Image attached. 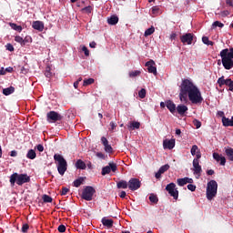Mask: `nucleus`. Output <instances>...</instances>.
<instances>
[{
    "label": "nucleus",
    "mask_w": 233,
    "mask_h": 233,
    "mask_svg": "<svg viewBox=\"0 0 233 233\" xmlns=\"http://www.w3.org/2000/svg\"><path fill=\"white\" fill-rule=\"evenodd\" d=\"M149 201L151 203H154L155 205H157V203L159 201V198H157V196L154 195V194H151L149 196Z\"/></svg>",
    "instance_id": "nucleus-35"
},
{
    "label": "nucleus",
    "mask_w": 233,
    "mask_h": 233,
    "mask_svg": "<svg viewBox=\"0 0 233 233\" xmlns=\"http://www.w3.org/2000/svg\"><path fill=\"white\" fill-rule=\"evenodd\" d=\"M117 171V164L114 162H109L108 166H106L102 168V176H106V174H110V172H116Z\"/></svg>",
    "instance_id": "nucleus-10"
},
{
    "label": "nucleus",
    "mask_w": 233,
    "mask_h": 233,
    "mask_svg": "<svg viewBox=\"0 0 233 233\" xmlns=\"http://www.w3.org/2000/svg\"><path fill=\"white\" fill-rule=\"evenodd\" d=\"M34 30H37L38 32H43L45 30V23L41 21H35L32 25Z\"/></svg>",
    "instance_id": "nucleus-20"
},
{
    "label": "nucleus",
    "mask_w": 233,
    "mask_h": 233,
    "mask_svg": "<svg viewBox=\"0 0 233 233\" xmlns=\"http://www.w3.org/2000/svg\"><path fill=\"white\" fill-rule=\"evenodd\" d=\"M101 142L104 147H106L108 145V139H106V137H101Z\"/></svg>",
    "instance_id": "nucleus-51"
},
{
    "label": "nucleus",
    "mask_w": 233,
    "mask_h": 233,
    "mask_svg": "<svg viewBox=\"0 0 233 233\" xmlns=\"http://www.w3.org/2000/svg\"><path fill=\"white\" fill-rule=\"evenodd\" d=\"M188 111V106L185 105H178L177 106V112L179 114V116H185V113Z\"/></svg>",
    "instance_id": "nucleus-21"
},
{
    "label": "nucleus",
    "mask_w": 233,
    "mask_h": 233,
    "mask_svg": "<svg viewBox=\"0 0 233 233\" xmlns=\"http://www.w3.org/2000/svg\"><path fill=\"white\" fill-rule=\"evenodd\" d=\"M180 41L183 45H192V41H194V34L187 33L180 36Z\"/></svg>",
    "instance_id": "nucleus-13"
},
{
    "label": "nucleus",
    "mask_w": 233,
    "mask_h": 233,
    "mask_svg": "<svg viewBox=\"0 0 233 233\" xmlns=\"http://www.w3.org/2000/svg\"><path fill=\"white\" fill-rule=\"evenodd\" d=\"M109 127H110L109 130H116V127H117V125H116V123L114 122H110Z\"/></svg>",
    "instance_id": "nucleus-56"
},
{
    "label": "nucleus",
    "mask_w": 233,
    "mask_h": 233,
    "mask_svg": "<svg viewBox=\"0 0 233 233\" xmlns=\"http://www.w3.org/2000/svg\"><path fill=\"white\" fill-rule=\"evenodd\" d=\"M138 76H141V71L139 70L129 72V77H137Z\"/></svg>",
    "instance_id": "nucleus-37"
},
{
    "label": "nucleus",
    "mask_w": 233,
    "mask_h": 233,
    "mask_svg": "<svg viewBox=\"0 0 233 233\" xmlns=\"http://www.w3.org/2000/svg\"><path fill=\"white\" fill-rule=\"evenodd\" d=\"M82 12H84L85 14H92V6L88 5L86 6L82 9Z\"/></svg>",
    "instance_id": "nucleus-44"
},
{
    "label": "nucleus",
    "mask_w": 233,
    "mask_h": 233,
    "mask_svg": "<svg viewBox=\"0 0 233 233\" xmlns=\"http://www.w3.org/2000/svg\"><path fill=\"white\" fill-rule=\"evenodd\" d=\"M179 100L181 103H188V100L193 105H201L203 96L198 87L188 78L182 79L179 86Z\"/></svg>",
    "instance_id": "nucleus-1"
},
{
    "label": "nucleus",
    "mask_w": 233,
    "mask_h": 233,
    "mask_svg": "<svg viewBox=\"0 0 233 233\" xmlns=\"http://www.w3.org/2000/svg\"><path fill=\"white\" fill-rule=\"evenodd\" d=\"M27 159H35L37 157V154H35V151L34 149H30L26 154Z\"/></svg>",
    "instance_id": "nucleus-32"
},
{
    "label": "nucleus",
    "mask_w": 233,
    "mask_h": 233,
    "mask_svg": "<svg viewBox=\"0 0 233 233\" xmlns=\"http://www.w3.org/2000/svg\"><path fill=\"white\" fill-rule=\"evenodd\" d=\"M35 148L38 150V152H43L45 150V147H43L42 144H38Z\"/></svg>",
    "instance_id": "nucleus-53"
},
{
    "label": "nucleus",
    "mask_w": 233,
    "mask_h": 233,
    "mask_svg": "<svg viewBox=\"0 0 233 233\" xmlns=\"http://www.w3.org/2000/svg\"><path fill=\"white\" fill-rule=\"evenodd\" d=\"M193 123L196 126V128H201V122L199 120L195 119Z\"/></svg>",
    "instance_id": "nucleus-52"
},
{
    "label": "nucleus",
    "mask_w": 233,
    "mask_h": 233,
    "mask_svg": "<svg viewBox=\"0 0 233 233\" xmlns=\"http://www.w3.org/2000/svg\"><path fill=\"white\" fill-rule=\"evenodd\" d=\"M166 190L174 199H177V198H179V191L176 188V184L174 182L167 184Z\"/></svg>",
    "instance_id": "nucleus-7"
},
{
    "label": "nucleus",
    "mask_w": 233,
    "mask_h": 233,
    "mask_svg": "<svg viewBox=\"0 0 233 233\" xmlns=\"http://www.w3.org/2000/svg\"><path fill=\"white\" fill-rule=\"evenodd\" d=\"M220 57L225 70H232L233 68V47L226 48L220 51Z\"/></svg>",
    "instance_id": "nucleus-2"
},
{
    "label": "nucleus",
    "mask_w": 233,
    "mask_h": 233,
    "mask_svg": "<svg viewBox=\"0 0 233 233\" xmlns=\"http://www.w3.org/2000/svg\"><path fill=\"white\" fill-rule=\"evenodd\" d=\"M199 159H201V151H197L196 158L193 159V161L199 162Z\"/></svg>",
    "instance_id": "nucleus-50"
},
{
    "label": "nucleus",
    "mask_w": 233,
    "mask_h": 233,
    "mask_svg": "<svg viewBox=\"0 0 233 233\" xmlns=\"http://www.w3.org/2000/svg\"><path fill=\"white\" fill-rule=\"evenodd\" d=\"M42 199H43L44 203H52V201H54L52 197H50L48 195H43Z\"/></svg>",
    "instance_id": "nucleus-34"
},
{
    "label": "nucleus",
    "mask_w": 233,
    "mask_h": 233,
    "mask_svg": "<svg viewBox=\"0 0 233 233\" xmlns=\"http://www.w3.org/2000/svg\"><path fill=\"white\" fill-rule=\"evenodd\" d=\"M28 228H30V226L28 224H23L21 231L23 233H26V232H28Z\"/></svg>",
    "instance_id": "nucleus-46"
},
{
    "label": "nucleus",
    "mask_w": 233,
    "mask_h": 233,
    "mask_svg": "<svg viewBox=\"0 0 233 233\" xmlns=\"http://www.w3.org/2000/svg\"><path fill=\"white\" fill-rule=\"evenodd\" d=\"M9 26H11L13 30H15V32H23V26L17 25L15 23H9Z\"/></svg>",
    "instance_id": "nucleus-31"
},
{
    "label": "nucleus",
    "mask_w": 233,
    "mask_h": 233,
    "mask_svg": "<svg viewBox=\"0 0 233 233\" xmlns=\"http://www.w3.org/2000/svg\"><path fill=\"white\" fill-rule=\"evenodd\" d=\"M177 34L176 33H172L171 35H170V39H171V41H174V39H176V37H177Z\"/></svg>",
    "instance_id": "nucleus-64"
},
{
    "label": "nucleus",
    "mask_w": 233,
    "mask_h": 233,
    "mask_svg": "<svg viewBox=\"0 0 233 233\" xmlns=\"http://www.w3.org/2000/svg\"><path fill=\"white\" fill-rule=\"evenodd\" d=\"M89 46L90 48H96V46H97V44L95 41H93L89 44Z\"/></svg>",
    "instance_id": "nucleus-60"
},
{
    "label": "nucleus",
    "mask_w": 233,
    "mask_h": 233,
    "mask_svg": "<svg viewBox=\"0 0 233 233\" xmlns=\"http://www.w3.org/2000/svg\"><path fill=\"white\" fill-rule=\"evenodd\" d=\"M5 47L9 52H14V46L12 44H7Z\"/></svg>",
    "instance_id": "nucleus-54"
},
{
    "label": "nucleus",
    "mask_w": 233,
    "mask_h": 233,
    "mask_svg": "<svg viewBox=\"0 0 233 233\" xmlns=\"http://www.w3.org/2000/svg\"><path fill=\"white\" fill-rule=\"evenodd\" d=\"M168 168H170V166L168 164L162 166L158 169V171L156 173L155 177L157 179H161V174H165V172H167V170H168Z\"/></svg>",
    "instance_id": "nucleus-18"
},
{
    "label": "nucleus",
    "mask_w": 233,
    "mask_h": 233,
    "mask_svg": "<svg viewBox=\"0 0 233 233\" xmlns=\"http://www.w3.org/2000/svg\"><path fill=\"white\" fill-rule=\"evenodd\" d=\"M105 152H107V154H112L114 152V148H112V146L107 144V146H104Z\"/></svg>",
    "instance_id": "nucleus-41"
},
{
    "label": "nucleus",
    "mask_w": 233,
    "mask_h": 233,
    "mask_svg": "<svg viewBox=\"0 0 233 233\" xmlns=\"http://www.w3.org/2000/svg\"><path fill=\"white\" fill-rule=\"evenodd\" d=\"M198 152H199V147H198V145H194L191 147V155L192 156H196L198 154Z\"/></svg>",
    "instance_id": "nucleus-38"
},
{
    "label": "nucleus",
    "mask_w": 233,
    "mask_h": 233,
    "mask_svg": "<svg viewBox=\"0 0 233 233\" xmlns=\"http://www.w3.org/2000/svg\"><path fill=\"white\" fill-rule=\"evenodd\" d=\"M9 183L11 187H15V183L18 187H23L25 183H30V176L28 174L13 173L10 176Z\"/></svg>",
    "instance_id": "nucleus-3"
},
{
    "label": "nucleus",
    "mask_w": 233,
    "mask_h": 233,
    "mask_svg": "<svg viewBox=\"0 0 233 233\" xmlns=\"http://www.w3.org/2000/svg\"><path fill=\"white\" fill-rule=\"evenodd\" d=\"M107 23L112 25H117V23H119V17L112 15L110 18H107Z\"/></svg>",
    "instance_id": "nucleus-25"
},
{
    "label": "nucleus",
    "mask_w": 233,
    "mask_h": 233,
    "mask_svg": "<svg viewBox=\"0 0 233 233\" xmlns=\"http://www.w3.org/2000/svg\"><path fill=\"white\" fill-rule=\"evenodd\" d=\"M177 183L178 187H185L187 183H194V179L185 177L184 178H177Z\"/></svg>",
    "instance_id": "nucleus-16"
},
{
    "label": "nucleus",
    "mask_w": 233,
    "mask_h": 233,
    "mask_svg": "<svg viewBox=\"0 0 233 233\" xmlns=\"http://www.w3.org/2000/svg\"><path fill=\"white\" fill-rule=\"evenodd\" d=\"M222 124L224 127H233L232 119L227 118V116L222 117Z\"/></svg>",
    "instance_id": "nucleus-28"
},
{
    "label": "nucleus",
    "mask_w": 233,
    "mask_h": 233,
    "mask_svg": "<svg viewBox=\"0 0 233 233\" xmlns=\"http://www.w3.org/2000/svg\"><path fill=\"white\" fill-rule=\"evenodd\" d=\"M164 148H168V150H172L176 147V140L174 139H166L163 141Z\"/></svg>",
    "instance_id": "nucleus-19"
},
{
    "label": "nucleus",
    "mask_w": 233,
    "mask_h": 233,
    "mask_svg": "<svg viewBox=\"0 0 233 233\" xmlns=\"http://www.w3.org/2000/svg\"><path fill=\"white\" fill-rule=\"evenodd\" d=\"M225 154L228 157L229 161H233V148L232 147L226 148Z\"/></svg>",
    "instance_id": "nucleus-29"
},
{
    "label": "nucleus",
    "mask_w": 233,
    "mask_h": 233,
    "mask_svg": "<svg viewBox=\"0 0 233 233\" xmlns=\"http://www.w3.org/2000/svg\"><path fill=\"white\" fill-rule=\"evenodd\" d=\"M218 86H223L226 85V86H228L229 92H233V80L230 78L225 79V76H220L217 81Z\"/></svg>",
    "instance_id": "nucleus-8"
},
{
    "label": "nucleus",
    "mask_w": 233,
    "mask_h": 233,
    "mask_svg": "<svg viewBox=\"0 0 233 233\" xmlns=\"http://www.w3.org/2000/svg\"><path fill=\"white\" fill-rule=\"evenodd\" d=\"M166 106L171 112V114H174L176 112V104L172 102L171 100H168L166 102Z\"/></svg>",
    "instance_id": "nucleus-24"
},
{
    "label": "nucleus",
    "mask_w": 233,
    "mask_h": 233,
    "mask_svg": "<svg viewBox=\"0 0 233 233\" xmlns=\"http://www.w3.org/2000/svg\"><path fill=\"white\" fill-rule=\"evenodd\" d=\"M226 5L233 8V0H226Z\"/></svg>",
    "instance_id": "nucleus-58"
},
{
    "label": "nucleus",
    "mask_w": 233,
    "mask_h": 233,
    "mask_svg": "<svg viewBox=\"0 0 233 233\" xmlns=\"http://www.w3.org/2000/svg\"><path fill=\"white\" fill-rule=\"evenodd\" d=\"M28 43H32V36H30V35H26V36L24 38L23 46H26V45H27Z\"/></svg>",
    "instance_id": "nucleus-39"
},
{
    "label": "nucleus",
    "mask_w": 233,
    "mask_h": 233,
    "mask_svg": "<svg viewBox=\"0 0 233 233\" xmlns=\"http://www.w3.org/2000/svg\"><path fill=\"white\" fill-rule=\"evenodd\" d=\"M117 188H127L128 187V182L127 180H120L116 183Z\"/></svg>",
    "instance_id": "nucleus-30"
},
{
    "label": "nucleus",
    "mask_w": 233,
    "mask_h": 233,
    "mask_svg": "<svg viewBox=\"0 0 233 233\" xmlns=\"http://www.w3.org/2000/svg\"><path fill=\"white\" fill-rule=\"evenodd\" d=\"M212 26H213L214 28H216V27H218V28H223V27L225 26V25H224L223 23L219 22V21H215V22L213 23Z\"/></svg>",
    "instance_id": "nucleus-42"
},
{
    "label": "nucleus",
    "mask_w": 233,
    "mask_h": 233,
    "mask_svg": "<svg viewBox=\"0 0 233 233\" xmlns=\"http://www.w3.org/2000/svg\"><path fill=\"white\" fill-rule=\"evenodd\" d=\"M206 194L208 201H212V199L216 198L218 194V182H216V180H210L208 182Z\"/></svg>",
    "instance_id": "nucleus-5"
},
{
    "label": "nucleus",
    "mask_w": 233,
    "mask_h": 233,
    "mask_svg": "<svg viewBox=\"0 0 233 233\" xmlns=\"http://www.w3.org/2000/svg\"><path fill=\"white\" fill-rule=\"evenodd\" d=\"M94 78H88L84 80V86H88V85H94Z\"/></svg>",
    "instance_id": "nucleus-40"
},
{
    "label": "nucleus",
    "mask_w": 233,
    "mask_h": 233,
    "mask_svg": "<svg viewBox=\"0 0 233 233\" xmlns=\"http://www.w3.org/2000/svg\"><path fill=\"white\" fill-rule=\"evenodd\" d=\"M14 92H15V86H9L3 89L4 96H10L11 94H14Z\"/></svg>",
    "instance_id": "nucleus-26"
},
{
    "label": "nucleus",
    "mask_w": 233,
    "mask_h": 233,
    "mask_svg": "<svg viewBox=\"0 0 233 233\" xmlns=\"http://www.w3.org/2000/svg\"><path fill=\"white\" fill-rule=\"evenodd\" d=\"M140 127H141V123L137 121H132L129 123V125H127L128 130H136L140 128Z\"/></svg>",
    "instance_id": "nucleus-23"
},
{
    "label": "nucleus",
    "mask_w": 233,
    "mask_h": 233,
    "mask_svg": "<svg viewBox=\"0 0 233 233\" xmlns=\"http://www.w3.org/2000/svg\"><path fill=\"white\" fill-rule=\"evenodd\" d=\"M58 232H66V227L65 225H60L58 226V228H57Z\"/></svg>",
    "instance_id": "nucleus-48"
},
{
    "label": "nucleus",
    "mask_w": 233,
    "mask_h": 233,
    "mask_svg": "<svg viewBox=\"0 0 233 233\" xmlns=\"http://www.w3.org/2000/svg\"><path fill=\"white\" fill-rule=\"evenodd\" d=\"M46 77H52V72H50V68H47L45 72Z\"/></svg>",
    "instance_id": "nucleus-55"
},
{
    "label": "nucleus",
    "mask_w": 233,
    "mask_h": 233,
    "mask_svg": "<svg viewBox=\"0 0 233 233\" xmlns=\"http://www.w3.org/2000/svg\"><path fill=\"white\" fill-rule=\"evenodd\" d=\"M94 194H96V188L92 186H86L82 191V199L85 201H92L94 199Z\"/></svg>",
    "instance_id": "nucleus-6"
},
{
    "label": "nucleus",
    "mask_w": 233,
    "mask_h": 233,
    "mask_svg": "<svg viewBox=\"0 0 233 233\" xmlns=\"http://www.w3.org/2000/svg\"><path fill=\"white\" fill-rule=\"evenodd\" d=\"M187 188L191 191V192H196V185L189 183V185H187Z\"/></svg>",
    "instance_id": "nucleus-49"
},
{
    "label": "nucleus",
    "mask_w": 233,
    "mask_h": 233,
    "mask_svg": "<svg viewBox=\"0 0 233 233\" xmlns=\"http://www.w3.org/2000/svg\"><path fill=\"white\" fill-rule=\"evenodd\" d=\"M119 197L122 198V199H124V198H127V192L121 191Z\"/></svg>",
    "instance_id": "nucleus-61"
},
{
    "label": "nucleus",
    "mask_w": 233,
    "mask_h": 233,
    "mask_svg": "<svg viewBox=\"0 0 233 233\" xmlns=\"http://www.w3.org/2000/svg\"><path fill=\"white\" fill-rule=\"evenodd\" d=\"M75 166L76 168H78V170H86V164L82 159L76 160Z\"/></svg>",
    "instance_id": "nucleus-22"
},
{
    "label": "nucleus",
    "mask_w": 233,
    "mask_h": 233,
    "mask_svg": "<svg viewBox=\"0 0 233 233\" xmlns=\"http://www.w3.org/2000/svg\"><path fill=\"white\" fill-rule=\"evenodd\" d=\"M147 66V71L149 74H153L154 76H157V66H156V62L154 60L150 59L147 61L145 65Z\"/></svg>",
    "instance_id": "nucleus-12"
},
{
    "label": "nucleus",
    "mask_w": 233,
    "mask_h": 233,
    "mask_svg": "<svg viewBox=\"0 0 233 233\" xmlns=\"http://www.w3.org/2000/svg\"><path fill=\"white\" fill-rule=\"evenodd\" d=\"M54 159L56 163H57L58 174H60V176H65V172L68 170V163L66 162V159L59 154H55Z\"/></svg>",
    "instance_id": "nucleus-4"
},
{
    "label": "nucleus",
    "mask_w": 233,
    "mask_h": 233,
    "mask_svg": "<svg viewBox=\"0 0 233 233\" xmlns=\"http://www.w3.org/2000/svg\"><path fill=\"white\" fill-rule=\"evenodd\" d=\"M128 188L133 192L141 188V181H139V178H131L128 181Z\"/></svg>",
    "instance_id": "nucleus-11"
},
{
    "label": "nucleus",
    "mask_w": 233,
    "mask_h": 233,
    "mask_svg": "<svg viewBox=\"0 0 233 233\" xmlns=\"http://www.w3.org/2000/svg\"><path fill=\"white\" fill-rule=\"evenodd\" d=\"M70 192V188H67L66 187H62V190L60 191V196H66Z\"/></svg>",
    "instance_id": "nucleus-43"
},
{
    "label": "nucleus",
    "mask_w": 233,
    "mask_h": 233,
    "mask_svg": "<svg viewBox=\"0 0 233 233\" xmlns=\"http://www.w3.org/2000/svg\"><path fill=\"white\" fill-rule=\"evenodd\" d=\"M96 157H98L100 159H105V154H103L101 152H97Z\"/></svg>",
    "instance_id": "nucleus-59"
},
{
    "label": "nucleus",
    "mask_w": 233,
    "mask_h": 233,
    "mask_svg": "<svg viewBox=\"0 0 233 233\" xmlns=\"http://www.w3.org/2000/svg\"><path fill=\"white\" fill-rule=\"evenodd\" d=\"M154 32H156V28L154 26H151L145 31L144 35L145 37H148V35H152Z\"/></svg>",
    "instance_id": "nucleus-33"
},
{
    "label": "nucleus",
    "mask_w": 233,
    "mask_h": 233,
    "mask_svg": "<svg viewBox=\"0 0 233 233\" xmlns=\"http://www.w3.org/2000/svg\"><path fill=\"white\" fill-rule=\"evenodd\" d=\"M213 158L215 161H217V163H219L221 167H225L227 163V158H225V157H222L218 153H213Z\"/></svg>",
    "instance_id": "nucleus-14"
},
{
    "label": "nucleus",
    "mask_w": 233,
    "mask_h": 233,
    "mask_svg": "<svg viewBox=\"0 0 233 233\" xmlns=\"http://www.w3.org/2000/svg\"><path fill=\"white\" fill-rule=\"evenodd\" d=\"M82 51L84 52V54L86 57H88V56H90V51L88 50V47H86V46H82Z\"/></svg>",
    "instance_id": "nucleus-47"
},
{
    "label": "nucleus",
    "mask_w": 233,
    "mask_h": 233,
    "mask_svg": "<svg viewBox=\"0 0 233 233\" xmlns=\"http://www.w3.org/2000/svg\"><path fill=\"white\" fill-rule=\"evenodd\" d=\"M138 97H140V99H145V97H147V89L142 88V89L138 92Z\"/></svg>",
    "instance_id": "nucleus-36"
},
{
    "label": "nucleus",
    "mask_w": 233,
    "mask_h": 233,
    "mask_svg": "<svg viewBox=\"0 0 233 233\" xmlns=\"http://www.w3.org/2000/svg\"><path fill=\"white\" fill-rule=\"evenodd\" d=\"M5 73L6 72L12 73V72H14V67L9 66V67L5 68Z\"/></svg>",
    "instance_id": "nucleus-62"
},
{
    "label": "nucleus",
    "mask_w": 233,
    "mask_h": 233,
    "mask_svg": "<svg viewBox=\"0 0 233 233\" xmlns=\"http://www.w3.org/2000/svg\"><path fill=\"white\" fill-rule=\"evenodd\" d=\"M48 123H57L63 119V116L56 111H49L46 114Z\"/></svg>",
    "instance_id": "nucleus-9"
},
{
    "label": "nucleus",
    "mask_w": 233,
    "mask_h": 233,
    "mask_svg": "<svg viewBox=\"0 0 233 233\" xmlns=\"http://www.w3.org/2000/svg\"><path fill=\"white\" fill-rule=\"evenodd\" d=\"M10 156H11V157H15L17 156V151H15V150L11 151Z\"/></svg>",
    "instance_id": "nucleus-63"
},
{
    "label": "nucleus",
    "mask_w": 233,
    "mask_h": 233,
    "mask_svg": "<svg viewBox=\"0 0 233 233\" xmlns=\"http://www.w3.org/2000/svg\"><path fill=\"white\" fill-rule=\"evenodd\" d=\"M209 41L210 40L208 39V36H203L202 37V43H204V45H208Z\"/></svg>",
    "instance_id": "nucleus-57"
},
{
    "label": "nucleus",
    "mask_w": 233,
    "mask_h": 233,
    "mask_svg": "<svg viewBox=\"0 0 233 233\" xmlns=\"http://www.w3.org/2000/svg\"><path fill=\"white\" fill-rule=\"evenodd\" d=\"M193 172L196 176H201V172H203L201 165H199L198 160H193Z\"/></svg>",
    "instance_id": "nucleus-15"
},
{
    "label": "nucleus",
    "mask_w": 233,
    "mask_h": 233,
    "mask_svg": "<svg viewBox=\"0 0 233 233\" xmlns=\"http://www.w3.org/2000/svg\"><path fill=\"white\" fill-rule=\"evenodd\" d=\"M101 223L106 228H112L114 227V220L112 218H106V217L101 219Z\"/></svg>",
    "instance_id": "nucleus-17"
},
{
    "label": "nucleus",
    "mask_w": 233,
    "mask_h": 233,
    "mask_svg": "<svg viewBox=\"0 0 233 233\" xmlns=\"http://www.w3.org/2000/svg\"><path fill=\"white\" fill-rule=\"evenodd\" d=\"M15 41L16 43H19V45H21V46H23V43H24V38L19 36V35H16L15 36Z\"/></svg>",
    "instance_id": "nucleus-45"
},
{
    "label": "nucleus",
    "mask_w": 233,
    "mask_h": 233,
    "mask_svg": "<svg viewBox=\"0 0 233 233\" xmlns=\"http://www.w3.org/2000/svg\"><path fill=\"white\" fill-rule=\"evenodd\" d=\"M85 182V177H80L77 179H76L73 182L74 187H76V188H79V187H81V185H83V183Z\"/></svg>",
    "instance_id": "nucleus-27"
}]
</instances>
